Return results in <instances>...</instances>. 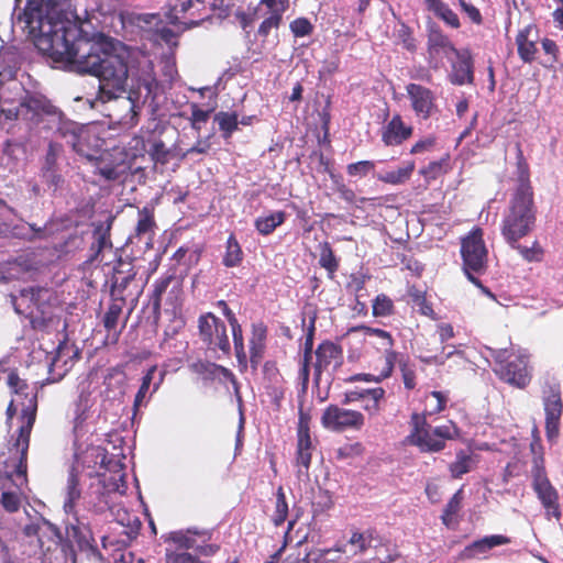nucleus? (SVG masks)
Segmentation results:
<instances>
[{"instance_id": "4d7b16f0", "label": "nucleus", "mask_w": 563, "mask_h": 563, "mask_svg": "<svg viewBox=\"0 0 563 563\" xmlns=\"http://www.w3.org/2000/svg\"><path fill=\"white\" fill-rule=\"evenodd\" d=\"M529 449L532 454L531 471L545 468L544 448L542 441H531Z\"/></svg>"}, {"instance_id": "49530a36", "label": "nucleus", "mask_w": 563, "mask_h": 563, "mask_svg": "<svg viewBox=\"0 0 563 563\" xmlns=\"http://www.w3.org/2000/svg\"><path fill=\"white\" fill-rule=\"evenodd\" d=\"M289 508L283 486L276 490L275 509L272 515V522L275 527H280L288 518Z\"/></svg>"}, {"instance_id": "f03ea898", "label": "nucleus", "mask_w": 563, "mask_h": 563, "mask_svg": "<svg viewBox=\"0 0 563 563\" xmlns=\"http://www.w3.org/2000/svg\"><path fill=\"white\" fill-rule=\"evenodd\" d=\"M517 181L501 223V234L510 246H515L520 239L533 230L537 219L533 188L527 168L520 170Z\"/></svg>"}, {"instance_id": "bf43d9fd", "label": "nucleus", "mask_w": 563, "mask_h": 563, "mask_svg": "<svg viewBox=\"0 0 563 563\" xmlns=\"http://www.w3.org/2000/svg\"><path fill=\"white\" fill-rule=\"evenodd\" d=\"M63 153V145L57 142H49L47 152L45 155V164L43 166V169H47V172H51L53 168L56 167V163L58 157Z\"/></svg>"}, {"instance_id": "423d86ee", "label": "nucleus", "mask_w": 563, "mask_h": 563, "mask_svg": "<svg viewBox=\"0 0 563 563\" xmlns=\"http://www.w3.org/2000/svg\"><path fill=\"white\" fill-rule=\"evenodd\" d=\"M494 373L504 383L518 388L526 389L533 377V367L530 365L528 354L514 355L507 349L497 350L493 353Z\"/></svg>"}, {"instance_id": "dca6fc26", "label": "nucleus", "mask_w": 563, "mask_h": 563, "mask_svg": "<svg viewBox=\"0 0 563 563\" xmlns=\"http://www.w3.org/2000/svg\"><path fill=\"white\" fill-rule=\"evenodd\" d=\"M209 539L210 536L208 532L180 530L170 532L167 540L172 541L178 549H192L200 555L210 556L217 553L220 547L218 544L207 543Z\"/></svg>"}, {"instance_id": "b1692460", "label": "nucleus", "mask_w": 563, "mask_h": 563, "mask_svg": "<svg viewBox=\"0 0 563 563\" xmlns=\"http://www.w3.org/2000/svg\"><path fill=\"white\" fill-rule=\"evenodd\" d=\"M74 357H78V351L74 350V346H69L67 343H60L56 350L55 356L52 358L48 380L52 383L59 382L68 372V363Z\"/></svg>"}, {"instance_id": "e2e57ef3", "label": "nucleus", "mask_w": 563, "mask_h": 563, "mask_svg": "<svg viewBox=\"0 0 563 563\" xmlns=\"http://www.w3.org/2000/svg\"><path fill=\"white\" fill-rule=\"evenodd\" d=\"M0 504L7 512L13 514L20 509L21 499L14 492H3L0 497Z\"/></svg>"}, {"instance_id": "e433bc0d", "label": "nucleus", "mask_w": 563, "mask_h": 563, "mask_svg": "<svg viewBox=\"0 0 563 563\" xmlns=\"http://www.w3.org/2000/svg\"><path fill=\"white\" fill-rule=\"evenodd\" d=\"M244 258L243 250L236 240L234 233H231L228 236L227 243H225V252L222 257V264L227 268H233L238 267L242 264Z\"/></svg>"}, {"instance_id": "680f3d73", "label": "nucleus", "mask_w": 563, "mask_h": 563, "mask_svg": "<svg viewBox=\"0 0 563 563\" xmlns=\"http://www.w3.org/2000/svg\"><path fill=\"white\" fill-rule=\"evenodd\" d=\"M191 115L189 118L191 128L200 131V123H206L210 117V110H202L197 103L190 104Z\"/></svg>"}, {"instance_id": "473e14b6", "label": "nucleus", "mask_w": 563, "mask_h": 563, "mask_svg": "<svg viewBox=\"0 0 563 563\" xmlns=\"http://www.w3.org/2000/svg\"><path fill=\"white\" fill-rule=\"evenodd\" d=\"M32 431V422L22 424L19 429V435L15 441V446L20 450L19 462L15 472L19 476H25L27 472V450L30 445V435Z\"/></svg>"}, {"instance_id": "c85d7f7f", "label": "nucleus", "mask_w": 563, "mask_h": 563, "mask_svg": "<svg viewBox=\"0 0 563 563\" xmlns=\"http://www.w3.org/2000/svg\"><path fill=\"white\" fill-rule=\"evenodd\" d=\"M22 106L33 112L32 119L36 123H43L45 120L49 122L53 118H60V110L45 98L30 97Z\"/></svg>"}, {"instance_id": "a19ab883", "label": "nucleus", "mask_w": 563, "mask_h": 563, "mask_svg": "<svg viewBox=\"0 0 563 563\" xmlns=\"http://www.w3.org/2000/svg\"><path fill=\"white\" fill-rule=\"evenodd\" d=\"M450 169V155L445 154L439 161L430 162L427 166L419 170V174L427 183L438 179L440 176L446 174Z\"/></svg>"}, {"instance_id": "c9c22d12", "label": "nucleus", "mask_w": 563, "mask_h": 563, "mask_svg": "<svg viewBox=\"0 0 563 563\" xmlns=\"http://www.w3.org/2000/svg\"><path fill=\"white\" fill-rule=\"evenodd\" d=\"M68 538L75 542L80 551L96 550V541L91 531L84 525H71L67 528Z\"/></svg>"}, {"instance_id": "f8f14e48", "label": "nucleus", "mask_w": 563, "mask_h": 563, "mask_svg": "<svg viewBox=\"0 0 563 563\" xmlns=\"http://www.w3.org/2000/svg\"><path fill=\"white\" fill-rule=\"evenodd\" d=\"M321 424L333 432L346 430H361L365 424V417L361 411L329 405L322 413Z\"/></svg>"}, {"instance_id": "4c0bfd02", "label": "nucleus", "mask_w": 563, "mask_h": 563, "mask_svg": "<svg viewBox=\"0 0 563 563\" xmlns=\"http://www.w3.org/2000/svg\"><path fill=\"white\" fill-rule=\"evenodd\" d=\"M475 465L472 453L460 450L456 452L455 461L449 464V472L452 478L457 479L470 473Z\"/></svg>"}, {"instance_id": "cd10ccee", "label": "nucleus", "mask_w": 563, "mask_h": 563, "mask_svg": "<svg viewBox=\"0 0 563 563\" xmlns=\"http://www.w3.org/2000/svg\"><path fill=\"white\" fill-rule=\"evenodd\" d=\"M136 271L134 266L129 262L120 261L119 264L113 268V275L111 277V289L110 297H125L124 291L129 284L134 280Z\"/></svg>"}, {"instance_id": "3c124183", "label": "nucleus", "mask_w": 563, "mask_h": 563, "mask_svg": "<svg viewBox=\"0 0 563 563\" xmlns=\"http://www.w3.org/2000/svg\"><path fill=\"white\" fill-rule=\"evenodd\" d=\"M19 20L23 21L27 27H34V23L42 20V4L37 1H27Z\"/></svg>"}, {"instance_id": "c756f323", "label": "nucleus", "mask_w": 563, "mask_h": 563, "mask_svg": "<svg viewBox=\"0 0 563 563\" xmlns=\"http://www.w3.org/2000/svg\"><path fill=\"white\" fill-rule=\"evenodd\" d=\"M397 361V352L395 350H386L384 353V365L380 368L379 373L377 375L373 374H366V373H360L352 375L344 380L346 383H354V382H375L380 383L382 380L389 378L393 374L394 367L396 365Z\"/></svg>"}, {"instance_id": "2eb2a0df", "label": "nucleus", "mask_w": 563, "mask_h": 563, "mask_svg": "<svg viewBox=\"0 0 563 563\" xmlns=\"http://www.w3.org/2000/svg\"><path fill=\"white\" fill-rule=\"evenodd\" d=\"M49 123L48 128H55V134L64 140L74 152L81 156H90L84 143L86 132L76 122L66 119L60 111V118H53Z\"/></svg>"}, {"instance_id": "412c9836", "label": "nucleus", "mask_w": 563, "mask_h": 563, "mask_svg": "<svg viewBox=\"0 0 563 563\" xmlns=\"http://www.w3.org/2000/svg\"><path fill=\"white\" fill-rule=\"evenodd\" d=\"M539 30L536 24H528L519 30L516 35V45L519 58L527 64H531L537 58Z\"/></svg>"}, {"instance_id": "338daca9", "label": "nucleus", "mask_w": 563, "mask_h": 563, "mask_svg": "<svg viewBox=\"0 0 563 563\" xmlns=\"http://www.w3.org/2000/svg\"><path fill=\"white\" fill-rule=\"evenodd\" d=\"M312 29V24L306 18H298L290 23V30L297 37L309 35Z\"/></svg>"}, {"instance_id": "bb28decb", "label": "nucleus", "mask_w": 563, "mask_h": 563, "mask_svg": "<svg viewBox=\"0 0 563 563\" xmlns=\"http://www.w3.org/2000/svg\"><path fill=\"white\" fill-rule=\"evenodd\" d=\"M267 332V325L263 321L252 324L250 338V363L253 368H256L264 357Z\"/></svg>"}, {"instance_id": "a878e982", "label": "nucleus", "mask_w": 563, "mask_h": 563, "mask_svg": "<svg viewBox=\"0 0 563 563\" xmlns=\"http://www.w3.org/2000/svg\"><path fill=\"white\" fill-rule=\"evenodd\" d=\"M412 135V128L404 123L400 114H395L384 126L382 141L386 146L400 145Z\"/></svg>"}, {"instance_id": "864d4df0", "label": "nucleus", "mask_w": 563, "mask_h": 563, "mask_svg": "<svg viewBox=\"0 0 563 563\" xmlns=\"http://www.w3.org/2000/svg\"><path fill=\"white\" fill-rule=\"evenodd\" d=\"M376 165L373 161H358L346 166V173L351 177H366L373 173Z\"/></svg>"}, {"instance_id": "6ab92c4d", "label": "nucleus", "mask_w": 563, "mask_h": 563, "mask_svg": "<svg viewBox=\"0 0 563 563\" xmlns=\"http://www.w3.org/2000/svg\"><path fill=\"white\" fill-rule=\"evenodd\" d=\"M427 52L431 59L460 55V51L435 22L427 24Z\"/></svg>"}, {"instance_id": "ea45409f", "label": "nucleus", "mask_w": 563, "mask_h": 563, "mask_svg": "<svg viewBox=\"0 0 563 563\" xmlns=\"http://www.w3.org/2000/svg\"><path fill=\"white\" fill-rule=\"evenodd\" d=\"M285 220L286 212L276 211L267 216L258 217L254 222V227L260 234L269 235L277 227L282 225Z\"/></svg>"}, {"instance_id": "0eeeda50", "label": "nucleus", "mask_w": 563, "mask_h": 563, "mask_svg": "<svg viewBox=\"0 0 563 563\" xmlns=\"http://www.w3.org/2000/svg\"><path fill=\"white\" fill-rule=\"evenodd\" d=\"M158 89L159 84L151 74L139 77L131 86L129 95L124 99L129 111L125 115L120 118V122L130 126L136 125L141 109L145 104L151 108L152 113H155L158 109V102L156 101Z\"/></svg>"}, {"instance_id": "6e6552de", "label": "nucleus", "mask_w": 563, "mask_h": 563, "mask_svg": "<svg viewBox=\"0 0 563 563\" xmlns=\"http://www.w3.org/2000/svg\"><path fill=\"white\" fill-rule=\"evenodd\" d=\"M85 464L91 471L89 477L102 478L108 490H119L120 484L124 483L122 465L109 456L106 449L96 446L86 452Z\"/></svg>"}, {"instance_id": "4468645a", "label": "nucleus", "mask_w": 563, "mask_h": 563, "mask_svg": "<svg viewBox=\"0 0 563 563\" xmlns=\"http://www.w3.org/2000/svg\"><path fill=\"white\" fill-rule=\"evenodd\" d=\"M310 421L311 417L306 412L302 407L298 412V427H297V451H296V466L298 473H308L311 464L312 456V441L310 437Z\"/></svg>"}, {"instance_id": "2f4dec72", "label": "nucleus", "mask_w": 563, "mask_h": 563, "mask_svg": "<svg viewBox=\"0 0 563 563\" xmlns=\"http://www.w3.org/2000/svg\"><path fill=\"white\" fill-rule=\"evenodd\" d=\"M426 9L452 29L461 26L457 14L443 0H423Z\"/></svg>"}, {"instance_id": "f3484780", "label": "nucleus", "mask_w": 563, "mask_h": 563, "mask_svg": "<svg viewBox=\"0 0 563 563\" xmlns=\"http://www.w3.org/2000/svg\"><path fill=\"white\" fill-rule=\"evenodd\" d=\"M406 92L410 100V106L418 118L428 120L438 112L437 99L431 89L410 82L406 86Z\"/></svg>"}, {"instance_id": "c03bdc74", "label": "nucleus", "mask_w": 563, "mask_h": 563, "mask_svg": "<svg viewBox=\"0 0 563 563\" xmlns=\"http://www.w3.org/2000/svg\"><path fill=\"white\" fill-rule=\"evenodd\" d=\"M148 155L155 164H159L162 166L167 165L174 157L179 159V152L166 147L162 140L153 142L148 150Z\"/></svg>"}, {"instance_id": "79ce46f5", "label": "nucleus", "mask_w": 563, "mask_h": 563, "mask_svg": "<svg viewBox=\"0 0 563 563\" xmlns=\"http://www.w3.org/2000/svg\"><path fill=\"white\" fill-rule=\"evenodd\" d=\"M449 397L443 391L433 390L426 396L424 409L421 415H426V420L429 417L442 412L446 408Z\"/></svg>"}, {"instance_id": "37998d69", "label": "nucleus", "mask_w": 563, "mask_h": 563, "mask_svg": "<svg viewBox=\"0 0 563 563\" xmlns=\"http://www.w3.org/2000/svg\"><path fill=\"white\" fill-rule=\"evenodd\" d=\"M319 265L327 271L329 278L332 279L339 269V260L334 255L331 244L327 241L319 244Z\"/></svg>"}, {"instance_id": "39448f33", "label": "nucleus", "mask_w": 563, "mask_h": 563, "mask_svg": "<svg viewBox=\"0 0 563 563\" xmlns=\"http://www.w3.org/2000/svg\"><path fill=\"white\" fill-rule=\"evenodd\" d=\"M462 269L467 279L476 287L486 290L478 276L488 268V250L484 241V231L474 227L466 236L461 239Z\"/></svg>"}, {"instance_id": "13d9d810", "label": "nucleus", "mask_w": 563, "mask_h": 563, "mask_svg": "<svg viewBox=\"0 0 563 563\" xmlns=\"http://www.w3.org/2000/svg\"><path fill=\"white\" fill-rule=\"evenodd\" d=\"M217 367L218 364L206 361H199L192 364V371L207 380H213L218 377Z\"/></svg>"}, {"instance_id": "0e129e2a", "label": "nucleus", "mask_w": 563, "mask_h": 563, "mask_svg": "<svg viewBox=\"0 0 563 563\" xmlns=\"http://www.w3.org/2000/svg\"><path fill=\"white\" fill-rule=\"evenodd\" d=\"M316 320L317 316L313 313L309 319V325L306 333V340L303 344V357L312 358L313 353V339L316 332Z\"/></svg>"}, {"instance_id": "09e8293b", "label": "nucleus", "mask_w": 563, "mask_h": 563, "mask_svg": "<svg viewBox=\"0 0 563 563\" xmlns=\"http://www.w3.org/2000/svg\"><path fill=\"white\" fill-rule=\"evenodd\" d=\"M81 492L79 488V478L75 470L69 472L67 479V497L64 503V509L66 512H71L75 507V503L80 498Z\"/></svg>"}, {"instance_id": "ddd939ff", "label": "nucleus", "mask_w": 563, "mask_h": 563, "mask_svg": "<svg viewBox=\"0 0 563 563\" xmlns=\"http://www.w3.org/2000/svg\"><path fill=\"white\" fill-rule=\"evenodd\" d=\"M8 385L15 395L14 399L20 401L22 406L21 419L23 424L32 422L34 426L37 411V395L33 388H31L25 380L21 379L16 372H11L8 375Z\"/></svg>"}, {"instance_id": "9d476101", "label": "nucleus", "mask_w": 563, "mask_h": 563, "mask_svg": "<svg viewBox=\"0 0 563 563\" xmlns=\"http://www.w3.org/2000/svg\"><path fill=\"white\" fill-rule=\"evenodd\" d=\"M53 292L46 287H26L21 289L19 297H12V305L19 314L31 319L33 328H38L43 320H40L35 312L45 313L49 306Z\"/></svg>"}, {"instance_id": "5701e85b", "label": "nucleus", "mask_w": 563, "mask_h": 563, "mask_svg": "<svg viewBox=\"0 0 563 563\" xmlns=\"http://www.w3.org/2000/svg\"><path fill=\"white\" fill-rule=\"evenodd\" d=\"M110 303L102 317V325L108 334L113 333L115 341L118 340L119 335L121 334L122 329L125 327L126 320L129 316H126L123 320L122 327L120 330H118L120 319L123 313V309L126 305L125 297H110ZM130 314V312L128 313Z\"/></svg>"}, {"instance_id": "aec40b11", "label": "nucleus", "mask_w": 563, "mask_h": 563, "mask_svg": "<svg viewBox=\"0 0 563 563\" xmlns=\"http://www.w3.org/2000/svg\"><path fill=\"white\" fill-rule=\"evenodd\" d=\"M263 5L266 8V16L260 24L257 33L262 37H267L273 29L279 27L283 14L289 7V0H260L255 14L261 11Z\"/></svg>"}, {"instance_id": "774afa93", "label": "nucleus", "mask_w": 563, "mask_h": 563, "mask_svg": "<svg viewBox=\"0 0 563 563\" xmlns=\"http://www.w3.org/2000/svg\"><path fill=\"white\" fill-rule=\"evenodd\" d=\"M462 11L468 16V19L474 24H482L483 23V16L481 11L472 3L467 2L466 0H457Z\"/></svg>"}, {"instance_id": "7c9ffc66", "label": "nucleus", "mask_w": 563, "mask_h": 563, "mask_svg": "<svg viewBox=\"0 0 563 563\" xmlns=\"http://www.w3.org/2000/svg\"><path fill=\"white\" fill-rule=\"evenodd\" d=\"M510 543V539L503 534H493L484 537L483 539L476 540L467 545L461 553L463 559H472L478 553H485L488 550Z\"/></svg>"}, {"instance_id": "6e6d98bb", "label": "nucleus", "mask_w": 563, "mask_h": 563, "mask_svg": "<svg viewBox=\"0 0 563 563\" xmlns=\"http://www.w3.org/2000/svg\"><path fill=\"white\" fill-rule=\"evenodd\" d=\"M397 37L402 44L404 48H406L409 52H416L417 41L409 25H407L406 23H400V26L397 30Z\"/></svg>"}, {"instance_id": "69168bd1", "label": "nucleus", "mask_w": 563, "mask_h": 563, "mask_svg": "<svg viewBox=\"0 0 563 563\" xmlns=\"http://www.w3.org/2000/svg\"><path fill=\"white\" fill-rule=\"evenodd\" d=\"M541 46L544 52V55L547 56V62L552 65L559 60V46L558 44L549 38L544 37L541 40Z\"/></svg>"}, {"instance_id": "de8ad7c7", "label": "nucleus", "mask_w": 563, "mask_h": 563, "mask_svg": "<svg viewBox=\"0 0 563 563\" xmlns=\"http://www.w3.org/2000/svg\"><path fill=\"white\" fill-rule=\"evenodd\" d=\"M214 120L219 123V129L224 139H230L239 126V115L236 112L220 111L216 114Z\"/></svg>"}, {"instance_id": "9b49d317", "label": "nucleus", "mask_w": 563, "mask_h": 563, "mask_svg": "<svg viewBox=\"0 0 563 563\" xmlns=\"http://www.w3.org/2000/svg\"><path fill=\"white\" fill-rule=\"evenodd\" d=\"M199 338L211 352L220 351L223 355L231 354L225 323L212 312L203 313L198 319Z\"/></svg>"}, {"instance_id": "393cba45", "label": "nucleus", "mask_w": 563, "mask_h": 563, "mask_svg": "<svg viewBox=\"0 0 563 563\" xmlns=\"http://www.w3.org/2000/svg\"><path fill=\"white\" fill-rule=\"evenodd\" d=\"M456 62L452 64L450 74V81L453 85L463 86L465 84H473L474 69L473 59L470 51H460V55H454Z\"/></svg>"}, {"instance_id": "72a5a7b5", "label": "nucleus", "mask_w": 563, "mask_h": 563, "mask_svg": "<svg viewBox=\"0 0 563 563\" xmlns=\"http://www.w3.org/2000/svg\"><path fill=\"white\" fill-rule=\"evenodd\" d=\"M157 225L155 221L154 207L144 206L143 208L139 209L135 236L139 239L147 236L150 240H152Z\"/></svg>"}, {"instance_id": "4be33fe9", "label": "nucleus", "mask_w": 563, "mask_h": 563, "mask_svg": "<svg viewBox=\"0 0 563 563\" xmlns=\"http://www.w3.org/2000/svg\"><path fill=\"white\" fill-rule=\"evenodd\" d=\"M316 354V363L313 365L314 369V378L318 383L323 371L328 369V367L334 363L335 365H340L342 362L343 352L340 345L331 342L323 341L321 342L317 350Z\"/></svg>"}, {"instance_id": "5fc2aeb1", "label": "nucleus", "mask_w": 563, "mask_h": 563, "mask_svg": "<svg viewBox=\"0 0 563 563\" xmlns=\"http://www.w3.org/2000/svg\"><path fill=\"white\" fill-rule=\"evenodd\" d=\"M155 372H156V366H152L147 369L146 374L142 377L141 386H140V388L135 395V398H134V404H133L134 409H137L142 405V402L150 389V386L154 378Z\"/></svg>"}, {"instance_id": "20e7f679", "label": "nucleus", "mask_w": 563, "mask_h": 563, "mask_svg": "<svg viewBox=\"0 0 563 563\" xmlns=\"http://www.w3.org/2000/svg\"><path fill=\"white\" fill-rule=\"evenodd\" d=\"M541 404L544 412V431L547 441L554 445L561 434L563 417L562 387L559 379L547 373L538 379Z\"/></svg>"}, {"instance_id": "052dcab7", "label": "nucleus", "mask_w": 563, "mask_h": 563, "mask_svg": "<svg viewBox=\"0 0 563 563\" xmlns=\"http://www.w3.org/2000/svg\"><path fill=\"white\" fill-rule=\"evenodd\" d=\"M364 453V446L361 442L346 443L336 450V459L346 460L361 456Z\"/></svg>"}, {"instance_id": "a211bd4d", "label": "nucleus", "mask_w": 563, "mask_h": 563, "mask_svg": "<svg viewBox=\"0 0 563 563\" xmlns=\"http://www.w3.org/2000/svg\"><path fill=\"white\" fill-rule=\"evenodd\" d=\"M532 488L542 506L558 519L561 517L559 494L551 484L545 468L531 471Z\"/></svg>"}, {"instance_id": "1a4fd4ad", "label": "nucleus", "mask_w": 563, "mask_h": 563, "mask_svg": "<svg viewBox=\"0 0 563 563\" xmlns=\"http://www.w3.org/2000/svg\"><path fill=\"white\" fill-rule=\"evenodd\" d=\"M168 294L167 300L174 307L181 303L183 278L177 275V267H169L153 285L150 296L152 305L153 321L157 325L161 320L163 295Z\"/></svg>"}, {"instance_id": "603ef678", "label": "nucleus", "mask_w": 563, "mask_h": 563, "mask_svg": "<svg viewBox=\"0 0 563 563\" xmlns=\"http://www.w3.org/2000/svg\"><path fill=\"white\" fill-rule=\"evenodd\" d=\"M374 317H388L394 314V301L385 294H379L375 297L372 305Z\"/></svg>"}, {"instance_id": "f257e3e1", "label": "nucleus", "mask_w": 563, "mask_h": 563, "mask_svg": "<svg viewBox=\"0 0 563 563\" xmlns=\"http://www.w3.org/2000/svg\"><path fill=\"white\" fill-rule=\"evenodd\" d=\"M36 46L73 71L96 77L99 101L119 99L126 92L132 52L122 42L101 32L89 35L75 25L62 24L41 35Z\"/></svg>"}, {"instance_id": "8fccbe9b", "label": "nucleus", "mask_w": 563, "mask_h": 563, "mask_svg": "<svg viewBox=\"0 0 563 563\" xmlns=\"http://www.w3.org/2000/svg\"><path fill=\"white\" fill-rule=\"evenodd\" d=\"M463 501V490L459 489L448 501L441 516L442 523L449 527L453 517L461 510Z\"/></svg>"}, {"instance_id": "58836bf2", "label": "nucleus", "mask_w": 563, "mask_h": 563, "mask_svg": "<svg viewBox=\"0 0 563 563\" xmlns=\"http://www.w3.org/2000/svg\"><path fill=\"white\" fill-rule=\"evenodd\" d=\"M416 168L413 161L406 162L402 167L397 170L387 172L385 174L377 175V179L384 184L389 185H401L408 181Z\"/></svg>"}, {"instance_id": "f704fd0d", "label": "nucleus", "mask_w": 563, "mask_h": 563, "mask_svg": "<svg viewBox=\"0 0 563 563\" xmlns=\"http://www.w3.org/2000/svg\"><path fill=\"white\" fill-rule=\"evenodd\" d=\"M128 165L124 161L115 162L106 158L98 161L96 174L100 175L104 180L114 181L126 174Z\"/></svg>"}, {"instance_id": "a18cd8bd", "label": "nucleus", "mask_w": 563, "mask_h": 563, "mask_svg": "<svg viewBox=\"0 0 563 563\" xmlns=\"http://www.w3.org/2000/svg\"><path fill=\"white\" fill-rule=\"evenodd\" d=\"M396 363L399 366L404 386L407 390H412L417 386V376L415 364L410 363L409 357L397 352Z\"/></svg>"}, {"instance_id": "7ed1b4c3", "label": "nucleus", "mask_w": 563, "mask_h": 563, "mask_svg": "<svg viewBox=\"0 0 563 563\" xmlns=\"http://www.w3.org/2000/svg\"><path fill=\"white\" fill-rule=\"evenodd\" d=\"M411 431L408 442L422 453H435L445 449L446 441L459 437V428L453 421L432 427L426 415L412 413L410 417Z\"/></svg>"}]
</instances>
